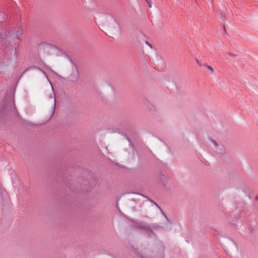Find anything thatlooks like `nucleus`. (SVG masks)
<instances>
[{
  "label": "nucleus",
  "instance_id": "obj_1",
  "mask_svg": "<svg viewBox=\"0 0 258 258\" xmlns=\"http://www.w3.org/2000/svg\"><path fill=\"white\" fill-rule=\"evenodd\" d=\"M15 109L14 100L10 99L8 101H4L2 106L0 107V124L4 122L6 120L8 112L9 111H14Z\"/></svg>",
  "mask_w": 258,
  "mask_h": 258
},
{
  "label": "nucleus",
  "instance_id": "obj_2",
  "mask_svg": "<svg viewBox=\"0 0 258 258\" xmlns=\"http://www.w3.org/2000/svg\"><path fill=\"white\" fill-rule=\"evenodd\" d=\"M14 40V33H8L6 31L0 32V41L3 42L6 45H10Z\"/></svg>",
  "mask_w": 258,
  "mask_h": 258
},
{
  "label": "nucleus",
  "instance_id": "obj_3",
  "mask_svg": "<svg viewBox=\"0 0 258 258\" xmlns=\"http://www.w3.org/2000/svg\"><path fill=\"white\" fill-rule=\"evenodd\" d=\"M206 70L208 72H210L211 74H214V71L212 67L210 66H207L206 67Z\"/></svg>",
  "mask_w": 258,
  "mask_h": 258
},
{
  "label": "nucleus",
  "instance_id": "obj_4",
  "mask_svg": "<svg viewBox=\"0 0 258 258\" xmlns=\"http://www.w3.org/2000/svg\"><path fill=\"white\" fill-rule=\"evenodd\" d=\"M147 3L149 6V8H151L152 5H151V0H147Z\"/></svg>",
  "mask_w": 258,
  "mask_h": 258
},
{
  "label": "nucleus",
  "instance_id": "obj_5",
  "mask_svg": "<svg viewBox=\"0 0 258 258\" xmlns=\"http://www.w3.org/2000/svg\"><path fill=\"white\" fill-rule=\"evenodd\" d=\"M31 69H37V67L35 66H32L30 68H29L27 69V70H26L25 71H24L23 72V74L25 73L27 71H28V70Z\"/></svg>",
  "mask_w": 258,
  "mask_h": 258
},
{
  "label": "nucleus",
  "instance_id": "obj_6",
  "mask_svg": "<svg viewBox=\"0 0 258 258\" xmlns=\"http://www.w3.org/2000/svg\"><path fill=\"white\" fill-rule=\"evenodd\" d=\"M196 61L200 67H201L202 66V61L201 60H199L198 59H196Z\"/></svg>",
  "mask_w": 258,
  "mask_h": 258
},
{
  "label": "nucleus",
  "instance_id": "obj_7",
  "mask_svg": "<svg viewBox=\"0 0 258 258\" xmlns=\"http://www.w3.org/2000/svg\"><path fill=\"white\" fill-rule=\"evenodd\" d=\"M20 31H17L16 32V35H17V37H18V38L19 39H20Z\"/></svg>",
  "mask_w": 258,
  "mask_h": 258
},
{
  "label": "nucleus",
  "instance_id": "obj_8",
  "mask_svg": "<svg viewBox=\"0 0 258 258\" xmlns=\"http://www.w3.org/2000/svg\"><path fill=\"white\" fill-rule=\"evenodd\" d=\"M146 44L148 45L150 48H152V45L147 41H146Z\"/></svg>",
  "mask_w": 258,
  "mask_h": 258
},
{
  "label": "nucleus",
  "instance_id": "obj_9",
  "mask_svg": "<svg viewBox=\"0 0 258 258\" xmlns=\"http://www.w3.org/2000/svg\"><path fill=\"white\" fill-rule=\"evenodd\" d=\"M60 178H61L60 181H61V180H62V181H63V180H64V177H63V175H61Z\"/></svg>",
  "mask_w": 258,
  "mask_h": 258
},
{
  "label": "nucleus",
  "instance_id": "obj_10",
  "mask_svg": "<svg viewBox=\"0 0 258 258\" xmlns=\"http://www.w3.org/2000/svg\"><path fill=\"white\" fill-rule=\"evenodd\" d=\"M67 57L68 58V59H69V60H70V57H69V56H67Z\"/></svg>",
  "mask_w": 258,
  "mask_h": 258
},
{
  "label": "nucleus",
  "instance_id": "obj_11",
  "mask_svg": "<svg viewBox=\"0 0 258 258\" xmlns=\"http://www.w3.org/2000/svg\"><path fill=\"white\" fill-rule=\"evenodd\" d=\"M155 205L156 206H158V205H157L156 203H155Z\"/></svg>",
  "mask_w": 258,
  "mask_h": 258
},
{
  "label": "nucleus",
  "instance_id": "obj_12",
  "mask_svg": "<svg viewBox=\"0 0 258 258\" xmlns=\"http://www.w3.org/2000/svg\"><path fill=\"white\" fill-rule=\"evenodd\" d=\"M155 205L156 206H158V205H157L156 203H155Z\"/></svg>",
  "mask_w": 258,
  "mask_h": 258
},
{
  "label": "nucleus",
  "instance_id": "obj_13",
  "mask_svg": "<svg viewBox=\"0 0 258 258\" xmlns=\"http://www.w3.org/2000/svg\"><path fill=\"white\" fill-rule=\"evenodd\" d=\"M155 205L156 206H158V205H157L156 203H155Z\"/></svg>",
  "mask_w": 258,
  "mask_h": 258
},
{
  "label": "nucleus",
  "instance_id": "obj_14",
  "mask_svg": "<svg viewBox=\"0 0 258 258\" xmlns=\"http://www.w3.org/2000/svg\"><path fill=\"white\" fill-rule=\"evenodd\" d=\"M155 205L156 206H158V205H157L156 203H155Z\"/></svg>",
  "mask_w": 258,
  "mask_h": 258
},
{
  "label": "nucleus",
  "instance_id": "obj_15",
  "mask_svg": "<svg viewBox=\"0 0 258 258\" xmlns=\"http://www.w3.org/2000/svg\"><path fill=\"white\" fill-rule=\"evenodd\" d=\"M145 1H146V2H147V0H145Z\"/></svg>",
  "mask_w": 258,
  "mask_h": 258
}]
</instances>
